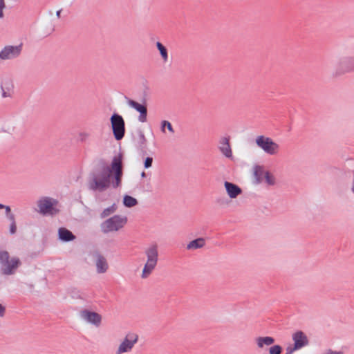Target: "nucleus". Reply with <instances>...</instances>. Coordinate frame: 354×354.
I'll use <instances>...</instances> for the list:
<instances>
[{"instance_id":"f257e3e1","label":"nucleus","mask_w":354,"mask_h":354,"mask_svg":"<svg viewBox=\"0 0 354 354\" xmlns=\"http://www.w3.org/2000/svg\"><path fill=\"white\" fill-rule=\"evenodd\" d=\"M122 175V155L119 153L113 158L111 167L102 165L90 174L88 187L92 191L100 192L106 190L111 185L118 188L121 185Z\"/></svg>"},{"instance_id":"f03ea898","label":"nucleus","mask_w":354,"mask_h":354,"mask_svg":"<svg viewBox=\"0 0 354 354\" xmlns=\"http://www.w3.org/2000/svg\"><path fill=\"white\" fill-rule=\"evenodd\" d=\"M147 257V262L142 269L141 277L147 278L155 269L158 261V248L156 243L150 245L145 250Z\"/></svg>"},{"instance_id":"7ed1b4c3","label":"nucleus","mask_w":354,"mask_h":354,"mask_svg":"<svg viewBox=\"0 0 354 354\" xmlns=\"http://www.w3.org/2000/svg\"><path fill=\"white\" fill-rule=\"evenodd\" d=\"M351 73H354V55L340 56L333 66V77H338Z\"/></svg>"},{"instance_id":"20e7f679","label":"nucleus","mask_w":354,"mask_h":354,"mask_svg":"<svg viewBox=\"0 0 354 354\" xmlns=\"http://www.w3.org/2000/svg\"><path fill=\"white\" fill-rule=\"evenodd\" d=\"M0 264L1 273L5 275H11L15 273L21 265V261L18 257L10 259L7 251H0Z\"/></svg>"},{"instance_id":"39448f33","label":"nucleus","mask_w":354,"mask_h":354,"mask_svg":"<svg viewBox=\"0 0 354 354\" xmlns=\"http://www.w3.org/2000/svg\"><path fill=\"white\" fill-rule=\"evenodd\" d=\"M127 223V217L122 215H114L105 220L100 225L101 230L104 234L117 232L124 227Z\"/></svg>"},{"instance_id":"423d86ee","label":"nucleus","mask_w":354,"mask_h":354,"mask_svg":"<svg viewBox=\"0 0 354 354\" xmlns=\"http://www.w3.org/2000/svg\"><path fill=\"white\" fill-rule=\"evenodd\" d=\"M255 142L259 148L268 155H276L279 151V145L269 137L259 136L256 138Z\"/></svg>"},{"instance_id":"0eeeda50","label":"nucleus","mask_w":354,"mask_h":354,"mask_svg":"<svg viewBox=\"0 0 354 354\" xmlns=\"http://www.w3.org/2000/svg\"><path fill=\"white\" fill-rule=\"evenodd\" d=\"M110 120L115 139L122 140L125 134V123L123 118L118 113H113Z\"/></svg>"},{"instance_id":"6e6552de","label":"nucleus","mask_w":354,"mask_h":354,"mask_svg":"<svg viewBox=\"0 0 354 354\" xmlns=\"http://www.w3.org/2000/svg\"><path fill=\"white\" fill-rule=\"evenodd\" d=\"M138 341V335L137 334L133 333H127L119 345L115 354H122L131 352Z\"/></svg>"},{"instance_id":"1a4fd4ad","label":"nucleus","mask_w":354,"mask_h":354,"mask_svg":"<svg viewBox=\"0 0 354 354\" xmlns=\"http://www.w3.org/2000/svg\"><path fill=\"white\" fill-rule=\"evenodd\" d=\"M22 50V45L17 46H6L0 51V59L1 60L13 59L18 57Z\"/></svg>"},{"instance_id":"9d476101","label":"nucleus","mask_w":354,"mask_h":354,"mask_svg":"<svg viewBox=\"0 0 354 354\" xmlns=\"http://www.w3.org/2000/svg\"><path fill=\"white\" fill-rule=\"evenodd\" d=\"M39 207V212L41 214L46 215L48 214H53L56 212L53 207L52 199L48 197H44L39 199L37 202Z\"/></svg>"},{"instance_id":"9b49d317","label":"nucleus","mask_w":354,"mask_h":354,"mask_svg":"<svg viewBox=\"0 0 354 354\" xmlns=\"http://www.w3.org/2000/svg\"><path fill=\"white\" fill-rule=\"evenodd\" d=\"M80 316L84 320L96 326H99L102 322V316L99 313L88 310H82Z\"/></svg>"},{"instance_id":"f8f14e48","label":"nucleus","mask_w":354,"mask_h":354,"mask_svg":"<svg viewBox=\"0 0 354 354\" xmlns=\"http://www.w3.org/2000/svg\"><path fill=\"white\" fill-rule=\"evenodd\" d=\"M127 104L131 107L136 109L138 112L140 113V115L138 117V120L141 122H145L147 121V108L145 104H141L133 100L129 99L127 101Z\"/></svg>"},{"instance_id":"ddd939ff","label":"nucleus","mask_w":354,"mask_h":354,"mask_svg":"<svg viewBox=\"0 0 354 354\" xmlns=\"http://www.w3.org/2000/svg\"><path fill=\"white\" fill-rule=\"evenodd\" d=\"M94 256L96 258L95 266L97 272L100 274L106 272L109 268L106 258L98 252H96Z\"/></svg>"},{"instance_id":"4468645a","label":"nucleus","mask_w":354,"mask_h":354,"mask_svg":"<svg viewBox=\"0 0 354 354\" xmlns=\"http://www.w3.org/2000/svg\"><path fill=\"white\" fill-rule=\"evenodd\" d=\"M292 339L295 345V348L299 349L308 344L307 336L301 330H298L292 335Z\"/></svg>"},{"instance_id":"2eb2a0df","label":"nucleus","mask_w":354,"mask_h":354,"mask_svg":"<svg viewBox=\"0 0 354 354\" xmlns=\"http://www.w3.org/2000/svg\"><path fill=\"white\" fill-rule=\"evenodd\" d=\"M224 186L226 189L227 195L231 198H236L242 192L241 189L238 185L232 183L225 181L224 183Z\"/></svg>"},{"instance_id":"dca6fc26","label":"nucleus","mask_w":354,"mask_h":354,"mask_svg":"<svg viewBox=\"0 0 354 354\" xmlns=\"http://www.w3.org/2000/svg\"><path fill=\"white\" fill-rule=\"evenodd\" d=\"M219 149L225 157L230 158L232 156L229 138L223 137L220 140Z\"/></svg>"},{"instance_id":"f3484780","label":"nucleus","mask_w":354,"mask_h":354,"mask_svg":"<svg viewBox=\"0 0 354 354\" xmlns=\"http://www.w3.org/2000/svg\"><path fill=\"white\" fill-rule=\"evenodd\" d=\"M59 239L64 242H69L75 239V236L68 229L60 227L58 230Z\"/></svg>"},{"instance_id":"a211bd4d","label":"nucleus","mask_w":354,"mask_h":354,"mask_svg":"<svg viewBox=\"0 0 354 354\" xmlns=\"http://www.w3.org/2000/svg\"><path fill=\"white\" fill-rule=\"evenodd\" d=\"M258 348H263L265 346H270L274 342V339L272 337H259L255 339Z\"/></svg>"},{"instance_id":"6ab92c4d","label":"nucleus","mask_w":354,"mask_h":354,"mask_svg":"<svg viewBox=\"0 0 354 354\" xmlns=\"http://www.w3.org/2000/svg\"><path fill=\"white\" fill-rule=\"evenodd\" d=\"M253 170L255 183L259 184L262 182L263 176L265 175L266 171H264L263 166L261 165H255L253 168Z\"/></svg>"},{"instance_id":"aec40b11","label":"nucleus","mask_w":354,"mask_h":354,"mask_svg":"<svg viewBox=\"0 0 354 354\" xmlns=\"http://www.w3.org/2000/svg\"><path fill=\"white\" fill-rule=\"evenodd\" d=\"M205 241L203 238H198L195 240L190 241L187 245V249L188 250H196L201 248L205 245Z\"/></svg>"},{"instance_id":"412c9836","label":"nucleus","mask_w":354,"mask_h":354,"mask_svg":"<svg viewBox=\"0 0 354 354\" xmlns=\"http://www.w3.org/2000/svg\"><path fill=\"white\" fill-rule=\"evenodd\" d=\"M156 46L160 52V56L164 62L168 60V53L166 47L160 41H157Z\"/></svg>"},{"instance_id":"4be33fe9","label":"nucleus","mask_w":354,"mask_h":354,"mask_svg":"<svg viewBox=\"0 0 354 354\" xmlns=\"http://www.w3.org/2000/svg\"><path fill=\"white\" fill-rule=\"evenodd\" d=\"M138 147L142 151H145L147 147V139L142 131H140L138 133Z\"/></svg>"},{"instance_id":"5701e85b","label":"nucleus","mask_w":354,"mask_h":354,"mask_svg":"<svg viewBox=\"0 0 354 354\" xmlns=\"http://www.w3.org/2000/svg\"><path fill=\"white\" fill-rule=\"evenodd\" d=\"M123 203L127 207H132L137 205V200L129 195H125L123 198Z\"/></svg>"},{"instance_id":"b1692460","label":"nucleus","mask_w":354,"mask_h":354,"mask_svg":"<svg viewBox=\"0 0 354 354\" xmlns=\"http://www.w3.org/2000/svg\"><path fill=\"white\" fill-rule=\"evenodd\" d=\"M116 209H117L116 205L113 204L111 206H110L107 208H105L101 213L100 216L102 218H106V217L109 216V215H111V214L114 213L116 211Z\"/></svg>"},{"instance_id":"393cba45","label":"nucleus","mask_w":354,"mask_h":354,"mask_svg":"<svg viewBox=\"0 0 354 354\" xmlns=\"http://www.w3.org/2000/svg\"><path fill=\"white\" fill-rule=\"evenodd\" d=\"M165 128L168 129V131L169 132H171V133H174V129L171 125V124L167 121V120H162L161 122V131L162 133H165Z\"/></svg>"},{"instance_id":"a878e982","label":"nucleus","mask_w":354,"mask_h":354,"mask_svg":"<svg viewBox=\"0 0 354 354\" xmlns=\"http://www.w3.org/2000/svg\"><path fill=\"white\" fill-rule=\"evenodd\" d=\"M264 178L268 185H274L275 184V178L269 171L265 172Z\"/></svg>"},{"instance_id":"bb28decb","label":"nucleus","mask_w":354,"mask_h":354,"mask_svg":"<svg viewBox=\"0 0 354 354\" xmlns=\"http://www.w3.org/2000/svg\"><path fill=\"white\" fill-rule=\"evenodd\" d=\"M282 351V348L279 345H274L270 348L269 353L270 354H281Z\"/></svg>"},{"instance_id":"cd10ccee","label":"nucleus","mask_w":354,"mask_h":354,"mask_svg":"<svg viewBox=\"0 0 354 354\" xmlns=\"http://www.w3.org/2000/svg\"><path fill=\"white\" fill-rule=\"evenodd\" d=\"M321 354H344V352L342 351H333L331 348H327Z\"/></svg>"},{"instance_id":"c85d7f7f","label":"nucleus","mask_w":354,"mask_h":354,"mask_svg":"<svg viewBox=\"0 0 354 354\" xmlns=\"http://www.w3.org/2000/svg\"><path fill=\"white\" fill-rule=\"evenodd\" d=\"M153 162V158L151 157H147L145 158L144 162V167L145 169H148L151 167Z\"/></svg>"},{"instance_id":"c756f323","label":"nucleus","mask_w":354,"mask_h":354,"mask_svg":"<svg viewBox=\"0 0 354 354\" xmlns=\"http://www.w3.org/2000/svg\"><path fill=\"white\" fill-rule=\"evenodd\" d=\"M17 231V225L16 223H11L10 225V233L11 234H14Z\"/></svg>"},{"instance_id":"7c9ffc66","label":"nucleus","mask_w":354,"mask_h":354,"mask_svg":"<svg viewBox=\"0 0 354 354\" xmlns=\"http://www.w3.org/2000/svg\"><path fill=\"white\" fill-rule=\"evenodd\" d=\"M5 8V2L4 0H0V18L3 17V10Z\"/></svg>"},{"instance_id":"2f4dec72","label":"nucleus","mask_w":354,"mask_h":354,"mask_svg":"<svg viewBox=\"0 0 354 354\" xmlns=\"http://www.w3.org/2000/svg\"><path fill=\"white\" fill-rule=\"evenodd\" d=\"M298 348H295V345L294 344V347L288 346L286 348V354H291L294 351L297 350Z\"/></svg>"},{"instance_id":"473e14b6","label":"nucleus","mask_w":354,"mask_h":354,"mask_svg":"<svg viewBox=\"0 0 354 354\" xmlns=\"http://www.w3.org/2000/svg\"><path fill=\"white\" fill-rule=\"evenodd\" d=\"M6 308L0 304V317H3L5 315Z\"/></svg>"},{"instance_id":"72a5a7b5","label":"nucleus","mask_w":354,"mask_h":354,"mask_svg":"<svg viewBox=\"0 0 354 354\" xmlns=\"http://www.w3.org/2000/svg\"><path fill=\"white\" fill-rule=\"evenodd\" d=\"M6 216H7L8 218L11 221V223H16L15 217L13 214H8Z\"/></svg>"},{"instance_id":"f704fd0d","label":"nucleus","mask_w":354,"mask_h":354,"mask_svg":"<svg viewBox=\"0 0 354 354\" xmlns=\"http://www.w3.org/2000/svg\"><path fill=\"white\" fill-rule=\"evenodd\" d=\"M1 89H2V96H3V97H7L10 96V93H8L6 91H5L3 86H1Z\"/></svg>"},{"instance_id":"c9c22d12","label":"nucleus","mask_w":354,"mask_h":354,"mask_svg":"<svg viewBox=\"0 0 354 354\" xmlns=\"http://www.w3.org/2000/svg\"><path fill=\"white\" fill-rule=\"evenodd\" d=\"M4 209H6V215L12 214L11 213V209H10V206L5 205Z\"/></svg>"},{"instance_id":"e433bc0d","label":"nucleus","mask_w":354,"mask_h":354,"mask_svg":"<svg viewBox=\"0 0 354 354\" xmlns=\"http://www.w3.org/2000/svg\"><path fill=\"white\" fill-rule=\"evenodd\" d=\"M61 12H62V10H59L56 12V16L59 18L60 17V15H61Z\"/></svg>"},{"instance_id":"4c0bfd02","label":"nucleus","mask_w":354,"mask_h":354,"mask_svg":"<svg viewBox=\"0 0 354 354\" xmlns=\"http://www.w3.org/2000/svg\"><path fill=\"white\" fill-rule=\"evenodd\" d=\"M351 191L354 194V170H353V185L351 187Z\"/></svg>"},{"instance_id":"58836bf2","label":"nucleus","mask_w":354,"mask_h":354,"mask_svg":"<svg viewBox=\"0 0 354 354\" xmlns=\"http://www.w3.org/2000/svg\"><path fill=\"white\" fill-rule=\"evenodd\" d=\"M5 205L0 203V209H4Z\"/></svg>"},{"instance_id":"ea45409f","label":"nucleus","mask_w":354,"mask_h":354,"mask_svg":"<svg viewBox=\"0 0 354 354\" xmlns=\"http://www.w3.org/2000/svg\"><path fill=\"white\" fill-rule=\"evenodd\" d=\"M145 173L143 171L142 174H141V176L142 177H145Z\"/></svg>"}]
</instances>
